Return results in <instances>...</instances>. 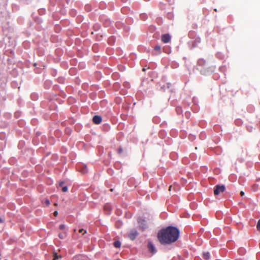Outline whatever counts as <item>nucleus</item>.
Segmentation results:
<instances>
[{
    "instance_id": "f257e3e1",
    "label": "nucleus",
    "mask_w": 260,
    "mask_h": 260,
    "mask_svg": "<svg viewBox=\"0 0 260 260\" xmlns=\"http://www.w3.org/2000/svg\"><path fill=\"white\" fill-rule=\"evenodd\" d=\"M179 236V230L174 226H168L158 233L157 238L162 244H170L177 240Z\"/></svg>"
},
{
    "instance_id": "f03ea898",
    "label": "nucleus",
    "mask_w": 260,
    "mask_h": 260,
    "mask_svg": "<svg viewBox=\"0 0 260 260\" xmlns=\"http://www.w3.org/2000/svg\"><path fill=\"white\" fill-rule=\"evenodd\" d=\"M225 187L224 185H217L214 187V193L215 195H218L220 192L225 190Z\"/></svg>"
},
{
    "instance_id": "7ed1b4c3",
    "label": "nucleus",
    "mask_w": 260,
    "mask_h": 260,
    "mask_svg": "<svg viewBox=\"0 0 260 260\" xmlns=\"http://www.w3.org/2000/svg\"><path fill=\"white\" fill-rule=\"evenodd\" d=\"M147 247L149 251L152 254L155 253L156 252V249L154 245V244L150 241H149L148 243Z\"/></svg>"
},
{
    "instance_id": "20e7f679",
    "label": "nucleus",
    "mask_w": 260,
    "mask_h": 260,
    "mask_svg": "<svg viewBox=\"0 0 260 260\" xmlns=\"http://www.w3.org/2000/svg\"><path fill=\"white\" fill-rule=\"evenodd\" d=\"M171 37L168 34H164L161 37V41L164 43H168L171 41Z\"/></svg>"
},
{
    "instance_id": "39448f33",
    "label": "nucleus",
    "mask_w": 260,
    "mask_h": 260,
    "mask_svg": "<svg viewBox=\"0 0 260 260\" xmlns=\"http://www.w3.org/2000/svg\"><path fill=\"white\" fill-rule=\"evenodd\" d=\"M138 235V232L136 230L133 229L131 231L129 234H128V237L131 240H134L136 239Z\"/></svg>"
},
{
    "instance_id": "423d86ee",
    "label": "nucleus",
    "mask_w": 260,
    "mask_h": 260,
    "mask_svg": "<svg viewBox=\"0 0 260 260\" xmlns=\"http://www.w3.org/2000/svg\"><path fill=\"white\" fill-rule=\"evenodd\" d=\"M92 121L93 123H94L95 124H99L101 123L102 121V118L100 116L95 115L93 116L92 118Z\"/></svg>"
},
{
    "instance_id": "0eeeda50",
    "label": "nucleus",
    "mask_w": 260,
    "mask_h": 260,
    "mask_svg": "<svg viewBox=\"0 0 260 260\" xmlns=\"http://www.w3.org/2000/svg\"><path fill=\"white\" fill-rule=\"evenodd\" d=\"M79 169L82 174H86L88 172V169L86 165H81L79 166Z\"/></svg>"
},
{
    "instance_id": "6e6552de",
    "label": "nucleus",
    "mask_w": 260,
    "mask_h": 260,
    "mask_svg": "<svg viewBox=\"0 0 260 260\" xmlns=\"http://www.w3.org/2000/svg\"><path fill=\"white\" fill-rule=\"evenodd\" d=\"M154 49L156 52L154 53L153 55H156L161 53V47L159 45L156 46Z\"/></svg>"
},
{
    "instance_id": "1a4fd4ad",
    "label": "nucleus",
    "mask_w": 260,
    "mask_h": 260,
    "mask_svg": "<svg viewBox=\"0 0 260 260\" xmlns=\"http://www.w3.org/2000/svg\"><path fill=\"white\" fill-rule=\"evenodd\" d=\"M198 64L201 67H205L206 66V61L203 59H199L198 61Z\"/></svg>"
},
{
    "instance_id": "9d476101",
    "label": "nucleus",
    "mask_w": 260,
    "mask_h": 260,
    "mask_svg": "<svg viewBox=\"0 0 260 260\" xmlns=\"http://www.w3.org/2000/svg\"><path fill=\"white\" fill-rule=\"evenodd\" d=\"M104 209L106 212H107V214H109L111 210V207L109 204H106L105 205L104 207Z\"/></svg>"
},
{
    "instance_id": "9b49d317",
    "label": "nucleus",
    "mask_w": 260,
    "mask_h": 260,
    "mask_svg": "<svg viewBox=\"0 0 260 260\" xmlns=\"http://www.w3.org/2000/svg\"><path fill=\"white\" fill-rule=\"evenodd\" d=\"M203 257L205 260H209L210 257V254L209 252H205L203 253Z\"/></svg>"
},
{
    "instance_id": "f8f14e48",
    "label": "nucleus",
    "mask_w": 260,
    "mask_h": 260,
    "mask_svg": "<svg viewBox=\"0 0 260 260\" xmlns=\"http://www.w3.org/2000/svg\"><path fill=\"white\" fill-rule=\"evenodd\" d=\"M113 245L116 248H119L121 246V243L119 241H116L113 243Z\"/></svg>"
},
{
    "instance_id": "ddd939ff",
    "label": "nucleus",
    "mask_w": 260,
    "mask_h": 260,
    "mask_svg": "<svg viewBox=\"0 0 260 260\" xmlns=\"http://www.w3.org/2000/svg\"><path fill=\"white\" fill-rule=\"evenodd\" d=\"M61 256L60 255H58L56 252H54L53 253V260H56L57 259L59 258H61Z\"/></svg>"
},
{
    "instance_id": "4468645a",
    "label": "nucleus",
    "mask_w": 260,
    "mask_h": 260,
    "mask_svg": "<svg viewBox=\"0 0 260 260\" xmlns=\"http://www.w3.org/2000/svg\"><path fill=\"white\" fill-rule=\"evenodd\" d=\"M58 237L61 239H64L66 237V232L62 234H59Z\"/></svg>"
},
{
    "instance_id": "2eb2a0df",
    "label": "nucleus",
    "mask_w": 260,
    "mask_h": 260,
    "mask_svg": "<svg viewBox=\"0 0 260 260\" xmlns=\"http://www.w3.org/2000/svg\"><path fill=\"white\" fill-rule=\"evenodd\" d=\"M79 232L82 233V235H84L86 233V231L83 229H81L79 230Z\"/></svg>"
},
{
    "instance_id": "dca6fc26",
    "label": "nucleus",
    "mask_w": 260,
    "mask_h": 260,
    "mask_svg": "<svg viewBox=\"0 0 260 260\" xmlns=\"http://www.w3.org/2000/svg\"><path fill=\"white\" fill-rule=\"evenodd\" d=\"M59 229L62 231L66 229V225L63 224L60 225Z\"/></svg>"
},
{
    "instance_id": "f3484780",
    "label": "nucleus",
    "mask_w": 260,
    "mask_h": 260,
    "mask_svg": "<svg viewBox=\"0 0 260 260\" xmlns=\"http://www.w3.org/2000/svg\"><path fill=\"white\" fill-rule=\"evenodd\" d=\"M68 188L67 186H62V191L63 192H66L68 191Z\"/></svg>"
},
{
    "instance_id": "a211bd4d",
    "label": "nucleus",
    "mask_w": 260,
    "mask_h": 260,
    "mask_svg": "<svg viewBox=\"0 0 260 260\" xmlns=\"http://www.w3.org/2000/svg\"><path fill=\"white\" fill-rule=\"evenodd\" d=\"M256 228L257 230L260 232V219L258 221Z\"/></svg>"
},
{
    "instance_id": "6ab92c4d",
    "label": "nucleus",
    "mask_w": 260,
    "mask_h": 260,
    "mask_svg": "<svg viewBox=\"0 0 260 260\" xmlns=\"http://www.w3.org/2000/svg\"><path fill=\"white\" fill-rule=\"evenodd\" d=\"M122 152H123L122 148L121 147L119 148L118 149V151H117L118 153L120 154Z\"/></svg>"
},
{
    "instance_id": "aec40b11",
    "label": "nucleus",
    "mask_w": 260,
    "mask_h": 260,
    "mask_svg": "<svg viewBox=\"0 0 260 260\" xmlns=\"http://www.w3.org/2000/svg\"><path fill=\"white\" fill-rule=\"evenodd\" d=\"M45 203L47 206H48L50 204V202L49 200L46 199L45 201Z\"/></svg>"
},
{
    "instance_id": "412c9836",
    "label": "nucleus",
    "mask_w": 260,
    "mask_h": 260,
    "mask_svg": "<svg viewBox=\"0 0 260 260\" xmlns=\"http://www.w3.org/2000/svg\"><path fill=\"white\" fill-rule=\"evenodd\" d=\"M143 222H145V221L143 219H140L138 220V222L139 223V224H142Z\"/></svg>"
},
{
    "instance_id": "4be33fe9",
    "label": "nucleus",
    "mask_w": 260,
    "mask_h": 260,
    "mask_svg": "<svg viewBox=\"0 0 260 260\" xmlns=\"http://www.w3.org/2000/svg\"><path fill=\"white\" fill-rule=\"evenodd\" d=\"M200 72H201V73L203 75H205L206 73V72L205 71L202 70V69H201Z\"/></svg>"
},
{
    "instance_id": "5701e85b",
    "label": "nucleus",
    "mask_w": 260,
    "mask_h": 260,
    "mask_svg": "<svg viewBox=\"0 0 260 260\" xmlns=\"http://www.w3.org/2000/svg\"><path fill=\"white\" fill-rule=\"evenodd\" d=\"M64 183L63 181H61L59 182V186L61 187L62 186L63 184Z\"/></svg>"
},
{
    "instance_id": "b1692460",
    "label": "nucleus",
    "mask_w": 260,
    "mask_h": 260,
    "mask_svg": "<svg viewBox=\"0 0 260 260\" xmlns=\"http://www.w3.org/2000/svg\"><path fill=\"white\" fill-rule=\"evenodd\" d=\"M53 214L55 216H56L57 215H58V212L57 211H55L54 213H53Z\"/></svg>"
},
{
    "instance_id": "393cba45",
    "label": "nucleus",
    "mask_w": 260,
    "mask_h": 260,
    "mask_svg": "<svg viewBox=\"0 0 260 260\" xmlns=\"http://www.w3.org/2000/svg\"><path fill=\"white\" fill-rule=\"evenodd\" d=\"M146 224H144V225H142V226H141V228H142V229H145V228H146Z\"/></svg>"
},
{
    "instance_id": "a878e982",
    "label": "nucleus",
    "mask_w": 260,
    "mask_h": 260,
    "mask_svg": "<svg viewBox=\"0 0 260 260\" xmlns=\"http://www.w3.org/2000/svg\"><path fill=\"white\" fill-rule=\"evenodd\" d=\"M240 194H241V196H243L244 194V192H243V191H241L240 192Z\"/></svg>"
},
{
    "instance_id": "bb28decb",
    "label": "nucleus",
    "mask_w": 260,
    "mask_h": 260,
    "mask_svg": "<svg viewBox=\"0 0 260 260\" xmlns=\"http://www.w3.org/2000/svg\"><path fill=\"white\" fill-rule=\"evenodd\" d=\"M4 222V220L2 218H0V223H3Z\"/></svg>"
},
{
    "instance_id": "cd10ccee",
    "label": "nucleus",
    "mask_w": 260,
    "mask_h": 260,
    "mask_svg": "<svg viewBox=\"0 0 260 260\" xmlns=\"http://www.w3.org/2000/svg\"><path fill=\"white\" fill-rule=\"evenodd\" d=\"M172 186L171 185L170 187H169V190L170 191L171 189H172Z\"/></svg>"
},
{
    "instance_id": "c85d7f7f",
    "label": "nucleus",
    "mask_w": 260,
    "mask_h": 260,
    "mask_svg": "<svg viewBox=\"0 0 260 260\" xmlns=\"http://www.w3.org/2000/svg\"><path fill=\"white\" fill-rule=\"evenodd\" d=\"M142 70H143V71H145V68H143V69H142Z\"/></svg>"
},
{
    "instance_id": "c756f323",
    "label": "nucleus",
    "mask_w": 260,
    "mask_h": 260,
    "mask_svg": "<svg viewBox=\"0 0 260 260\" xmlns=\"http://www.w3.org/2000/svg\"><path fill=\"white\" fill-rule=\"evenodd\" d=\"M110 190H111V191H113V189H112H112H110Z\"/></svg>"
}]
</instances>
